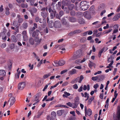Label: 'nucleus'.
<instances>
[{"label":"nucleus","mask_w":120,"mask_h":120,"mask_svg":"<svg viewBox=\"0 0 120 120\" xmlns=\"http://www.w3.org/2000/svg\"><path fill=\"white\" fill-rule=\"evenodd\" d=\"M86 3L85 1H82L80 3V6H81L82 4L84 3V4L81 7V9L82 11H85L87 10L89 8V6L87 4H85V3Z\"/></svg>","instance_id":"obj_1"},{"label":"nucleus","mask_w":120,"mask_h":120,"mask_svg":"<svg viewBox=\"0 0 120 120\" xmlns=\"http://www.w3.org/2000/svg\"><path fill=\"white\" fill-rule=\"evenodd\" d=\"M26 85L25 82H20L18 85V89L20 90H22L25 87Z\"/></svg>","instance_id":"obj_2"},{"label":"nucleus","mask_w":120,"mask_h":120,"mask_svg":"<svg viewBox=\"0 0 120 120\" xmlns=\"http://www.w3.org/2000/svg\"><path fill=\"white\" fill-rule=\"evenodd\" d=\"M114 118L116 120H120V106H118L117 108V112L116 113V116L115 119L114 117Z\"/></svg>","instance_id":"obj_3"},{"label":"nucleus","mask_w":120,"mask_h":120,"mask_svg":"<svg viewBox=\"0 0 120 120\" xmlns=\"http://www.w3.org/2000/svg\"><path fill=\"white\" fill-rule=\"evenodd\" d=\"M61 24L60 22L59 21H56L54 22V26L55 28H59L61 26Z\"/></svg>","instance_id":"obj_4"},{"label":"nucleus","mask_w":120,"mask_h":120,"mask_svg":"<svg viewBox=\"0 0 120 120\" xmlns=\"http://www.w3.org/2000/svg\"><path fill=\"white\" fill-rule=\"evenodd\" d=\"M67 105H68L73 108H76L77 107V106H78V105H77L75 103L72 104L70 102H68V103H67Z\"/></svg>","instance_id":"obj_5"},{"label":"nucleus","mask_w":120,"mask_h":120,"mask_svg":"<svg viewBox=\"0 0 120 120\" xmlns=\"http://www.w3.org/2000/svg\"><path fill=\"white\" fill-rule=\"evenodd\" d=\"M40 32L39 30H37L34 31L33 33L32 36L33 37H37L39 35V33Z\"/></svg>","instance_id":"obj_6"},{"label":"nucleus","mask_w":120,"mask_h":120,"mask_svg":"<svg viewBox=\"0 0 120 120\" xmlns=\"http://www.w3.org/2000/svg\"><path fill=\"white\" fill-rule=\"evenodd\" d=\"M15 98H10L8 102H10V105H12L15 101Z\"/></svg>","instance_id":"obj_7"},{"label":"nucleus","mask_w":120,"mask_h":120,"mask_svg":"<svg viewBox=\"0 0 120 120\" xmlns=\"http://www.w3.org/2000/svg\"><path fill=\"white\" fill-rule=\"evenodd\" d=\"M47 11H42L41 12V16L44 18H46L48 15Z\"/></svg>","instance_id":"obj_8"},{"label":"nucleus","mask_w":120,"mask_h":120,"mask_svg":"<svg viewBox=\"0 0 120 120\" xmlns=\"http://www.w3.org/2000/svg\"><path fill=\"white\" fill-rule=\"evenodd\" d=\"M120 17V14H118L116 15L113 18V21H116Z\"/></svg>","instance_id":"obj_9"},{"label":"nucleus","mask_w":120,"mask_h":120,"mask_svg":"<svg viewBox=\"0 0 120 120\" xmlns=\"http://www.w3.org/2000/svg\"><path fill=\"white\" fill-rule=\"evenodd\" d=\"M94 98H87L85 100L87 102L88 104H90L92 101L94 99Z\"/></svg>","instance_id":"obj_10"},{"label":"nucleus","mask_w":120,"mask_h":120,"mask_svg":"<svg viewBox=\"0 0 120 120\" xmlns=\"http://www.w3.org/2000/svg\"><path fill=\"white\" fill-rule=\"evenodd\" d=\"M69 21L72 22H75L76 21V19L74 17H69Z\"/></svg>","instance_id":"obj_11"},{"label":"nucleus","mask_w":120,"mask_h":120,"mask_svg":"<svg viewBox=\"0 0 120 120\" xmlns=\"http://www.w3.org/2000/svg\"><path fill=\"white\" fill-rule=\"evenodd\" d=\"M6 75V72L4 70H0V76L4 77Z\"/></svg>","instance_id":"obj_12"},{"label":"nucleus","mask_w":120,"mask_h":120,"mask_svg":"<svg viewBox=\"0 0 120 120\" xmlns=\"http://www.w3.org/2000/svg\"><path fill=\"white\" fill-rule=\"evenodd\" d=\"M49 19L48 17H47V21L48 23L49 27L50 28H52V21H49Z\"/></svg>","instance_id":"obj_13"},{"label":"nucleus","mask_w":120,"mask_h":120,"mask_svg":"<svg viewBox=\"0 0 120 120\" xmlns=\"http://www.w3.org/2000/svg\"><path fill=\"white\" fill-rule=\"evenodd\" d=\"M97 76H98V82L102 81L104 79V77L102 75H98Z\"/></svg>","instance_id":"obj_14"},{"label":"nucleus","mask_w":120,"mask_h":120,"mask_svg":"<svg viewBox=\"0 0 120 120\" xmlns=\"http://www.w3.org/2000/svg\"><path fill=\"white\" fill-rule=\"evenodd\" d=\"M41 40V39H40L39 40L38 37H35V38L34 41L35 42H37V43L39 44Z\"/></svg>","instance_id":"obj_15"},{"label":"nucleus","mask_w":120,"mask_h":120,"mask_svg":"<svg viewBox=\"0 0 120 120\" xmlns=\"http://www.w3.org/2000/svg\"><path fill=\"white\" fill-rule=\"evenodd\" d=\"M23 38H25L26 39L27 38V32L26 30L24 31L22 33Z\"/></svg>","instance_id":"obj_16"},{"label":"nucleus","mask_w":120,"mask_h":120,"mask_svg":"<svg viewBox=\"0 0 120 120\" xmlns=\"http://www.w3.org/2000/svg\"><path fill=\"white\" fill-rule=\"evenodd\" d=\"M65 61L62 60H60L58 62L59 65L62 66L64 65L65 63Z\"/></svg>","instance_id":"obj_17"},{"label":"nucleus","mask_w":120,"mask_h":120,"mask_svg":"<svg viewBox=\"0 0 120 120\" xmlns=\"http://www.w3.org/2000/svg\"><path fill=\"white\" fill-rule=\"evenodd\" d=\"M76 72V70L75 69H72L69 71V74L71 75H73L75 74Z\"/></svg>","instance_id":"obj_18"},{"label":"nucleus","mask_w":120,"mask_h":120,"mask_svg":"<svg viewBox=\"0 0 120 120\" xmlns=\"http://www.w3.org/2000/svg\"><path fill=\"white\" fill-rule=\"evenodd\" d=\"M64 94H63V96L64 98L65 97L67 98L68 96H69L70 95V93L66 91L64 92Z\"/></svg>","instance_id":"obj_19"},{"label":"nucleus","mask_w":120,"mask_h":120,"mask_svg":"<svg viewBox=\"0 0 120 120\" xmlns=\"http://www.w3.org/2000/svg\"><path fill=\"white\" fill-rule=\"evenodd\" d=\"M27 2H29L31 5H33L34 4L35 0H26Z\"/></svg>","instance_id":"obj_20"},{"label":"nucleus","mask_w":120,"mask_h":120,"mask_svg":"<svg viewBox=\"0 0 120 120\" xmlns=\"http://www.w3.org/2000/svg\"><path fill=\"white\" fill-rule=\"evenodd\" d=\"M22 26L24 29H26L28 26L27 23L26 22H24L22 24Z\"/></svg>","instance_id":"obj_21"},{"label":"nucleus","mask_w":120,"mask_h":120,"mask_svg":"<svg viewBox=\"0 0 120 120\" xmlns=\"http://www.w3.org/2000/svg\"><path fill=\"white\" fill-rule=\"evenodd\" d=\"M79 23L81 24H84L85 23V21L83 18H81L79 19Z\"/></svg>","instance_id":"obj_22"},{"label":"nucleus","mask_w":120,"mask_h":120,"mask_svg":"<svg viewBox=\"0 0 120 120\" xmlns=\"http://www.w3.org/2000/svg\"><path fill=\"white\" fill-rule=\"evenodd\" d=\"M53 13L54 16L55 17H56V18L59 19H60V16H59V15H58V14L56 13V11H53Z\"/></svg>","instance_id":"obj_23"},{"label":"nucleus","mask_w":120,"mask_h":120,"mask_svg":"<svg viewBox=\"0 0 120 120\" xmlns=\"http://www.w3.org/2000/svg\"><path fill=\"white\" fill-rule=\"evenodd\" d=\"M64 110H59L57 111V115L58 116H61Z\"/></svg>","instance_id":"obj_24"},{"label":"nucleus","mask_w":120,"mask_h":120,"mask_svg":"<svg viewBox=\"0 0 120 120\" xmlns=\"http://www.w3.org/2000/svg\"><path fill=\"white\" fill-rule=\"evenodd\" d=\"M74 5L73 4H71L68 6V8L69 10H71L74 8Z\"/></svg>","instance_id":"obj_25"},{"label":"nucleus","mask_w":120,"mask_h":120,"mask_svg":"<svg viewBox=\"0 0 120 120\" xmlns=\"http://www.w3.org/2000/svg\"><path fill=\"white\" fill-rule=\"evenodd\" d=\"M51 75V73H49L47 74L44 75L43 77V78L44 79H46Z\"/></svg>","instance_id":"obj_26"},{"label":"nucleus","mask_w":120,"mask_h":120,"mask_svg":"<svg viewBox=\"0 0 120 120\" xmlns=\"http://www.w3.org/2000/svg\"><path fill=\"white\" fill-rule=\"evenodd\" d=\"M86 114L87 113V115L89 116H90L92 114V111L90 109H88L87 112H86Z\"/></svg>","instance_id":"obj_27"},{"label":"nucleus","mask_w":120,"mask_h":120,"mask_svg":"<svg viewBox=\"0 0 120 120\" xmlns=\"http://www.w3.org/2000/svg\"><path fill=\"white\" fill-rule=\"evenodd\" d=\"M49 12L50 13V17L51 19L52 18V13H51L52 11V8L51 7H50L49 8Z\"/></svg>","instance_id":"obj_28"},{"label":"nucleus","mask_w":120,"mask_h":120,"mask_svg":"<svg viewBox=\"0 0 120 120\" xmlns=\"http://www.w3.org/2000/svg\"><path fill=\"white\" fill-rule=\"evenodd\" d=\"M95 64L94 63L90 61V63L88 64V65L89 67L91 68L92 66H93Z\"/></svg>","instance_id":"obj_29"},{"label":"nucleus","mask_w":120,"mask_h":120,"mask_svg":"<svg viewBox=\"0 0 120 120\" xmlns=\"http://www.w3.org/2000/svg\"><path fill=\"white\" fill-rule=\"evenodd\" d=\"M83 15V13L80 12H77L76 14V16L79 17H80V16H82Z\"/></svg>","instance_id":"obj_30"},{"label":"nucleus","mask_w":120,"mask_h":120,"mask_svg":"<svg viewBox=\"0 0 120 120\" xmlns=\"http://www.w3.org/2000/svg\"><path fill=\"white\" fill-rule=\"evenodd\" d=\"M79 58L78 55L77 54H74L73 55L71 58L72 60H74L77 59L78 58Z\"/></svg>","instance_id":"obj_31"},{"label":"nucleus","mask_w":120,"mask_h":120,"mask_svg":"<svg viewBox=\"0 0 120 120\" xmlns=\"http://www.w3.org/2000/svg\"><path fill=\"white\" fill-rule=\"evenodd\" d=\"M84 78V77L83 75H81L79 77V80L78 81V82L79 83H81Z\"/></svg>","instance_id":"obj_32"},{"label":"nucleus","mask_w":120,"mask_h":120,"mask_svg":"<svg viewBox=\"0 0 120 120\" xmlns=\"http://www.w3.org/2000/svg\"><path fill=\"white\" fill-rule=\"evenodd\" d=\"M29 41L30 43L32 45H33L34 43V40L31 38H30Z\"/></svg>","instance_id":"obj_33"},{"label":"nucleus","mask_w":120,"mask_h":120,"mask_svg":"<svg viewBox=\"0 0 120 120\" xmlns=\"http://www.w3.org/2000/svg\"><path fill=\"white\" fill-rule=\"evenodd\" d=\"M79 99L78 98H76L75 99V103L77 105L79 103Z\"/></svg>","instance_id":"obj_34"},{"label":"nucleus","mask_w":120,"mask_h":120,"mask_svg":"<svg viewBox=\"0 0 120 120\" xmlns=\"http://www.w3.org/2000/svg\"><path fill=\"white\" fill-rule=\"evenodd\" d=\"M113 61L112 60L111 61V62L109 64V66H107L106 67V68H109L110 67H113L112 66V65L113 64Z\"/></svg>","instance_id":"obj_35"},{"label":"nucleus","mask_w":120,"mask_h":120,"mask_svg":"<svg viewBox=\"0 0 120 120\" xmlns=\"http://www.w3.org/2000/svg\"><path fill=\"white\" fill-rule=\"evenodd\" d=\"M11 39L12 41L14 42H16L17 41V40L16 38L15 37L14 35H12V36Z\"/></svg>","instance_id":"obj_36"},{"label":"nucleus","mask_w":120,"mask_h":120,"mask_svg":"<svg viewBox=\"0 0 120 120\" xmlns=\"http://www.w3.org/2000/svg\"><path fill=\"white\" fill-rule=\"evenodd\" d=\"M42 95V94L41 92H39L38 93L35 95V98H39L41 97V96Z\"/></svg>","instance_id":"obj_37"},{"label":"nucleus","mask_w":120,"mask_h":120,"mask_svg":"<svg viewBox=\"0 0 120 120\" xmlns=\"http://www.w3.org/2000/svg\"><path fill=\"white\" fill-rule=\"evenodd\" d=\"M91 79L93 81H95L98 79V76H96L92 77Z\"/></svg>","instance_id":"obj_38"},{"label":"nucleus","mask_w":120,"mask_h":120,"mask_svg":"<svg viewBox=\"0 0 120 120\" xmlns=\"http://www.w3.org/2000/svg\"><path fill=\"white\" fill-rule=\"evenodd\" d=\"M71 15L72 16H74L75 15L76 13L74 11H72L70 12Z\"/></svg>","instance_id":"obj_39"},{"label":"nucleus","mask_w":120,"mask_h":120,"mask_svg":"<svg viewBox=\"0 0 120 120\" xmlns=\"http://www.w3.org/2000/svg\"><path fill=\"white\" fill-rule=\"evenodd\" d=\"M64 47V45H61L60 46L59 48L60 49H61L62 51H65V49Z\"/></svg>","instance_id":"obj_40"},{"label":"nucleus","mask_w":120,"mask_h":120,"mask_svg":"<svg viewBox=\"0 0 120 120\" xmlns=\"http://www.w3.org/2000/svg\"><path fill=\"white\" fill-rule=\"evenodd\" d=\"M103 52L101 49L99 51L98 54V56L100 58L101 57V54Z\"/></svg>","instance_id":"obj_41"},{"label":"nucleus","mask_w":120,"mask_h":120,"mask_svg":"<svg viewBox=\"0 0 120 120\" xmlns=\"http://www.w3.org/2000/svg\"><path fill=\"white\" fill-rule=\"evenodd\" d=\"M75 34H78L81 32V30H76L74 31Z\"/></svg>","instance_id":"obj_42"},{"label":"nucleus","mask_w":120,"mask_h":120,"mask_svg":"<svg viewBox=\"0 0 120 120\" xmlns=\"http://www.w3.org/2000/svg\"><path fill=\"white\" fill-rule=\"evenodd\" d=\"M9 9L8 8H7L6 9L5 13L7 15H8L10 13V12L9 11Z\"/></svg>","instance_id":"obj_43"},{"label":"nucleus","mask_w":120,"mask_h":120,"mask_svg":"<svg viewBox=\"0 0 120 120\" xmlns=\"http://www.w3.org/2000/svg\"><path fill=\"white\" fill-rule=\"evenodd\" d=\"M54 64H53V66H58L59 65L58 62L57 61H54Z\"/></svg>","instance_id":"obj_44"},{"label":"nucleus","mask_w":120,"mask_h":120,"mask_svg":"<svg viewBox=\"0 0 120 120\" xmlns=\"http://www.w3.org/2000/svg\"><path fill=\"white\" fill-rule=\"evenodd\" d=\"M47 98H44L42 100L43 101H44L45 100L46 101H52V98H51L50 99H47Z\"/></svg>","instance_id":"obj_45"},{"label":"nucleus","mask_w":120,"mask_h":120,"mask_svg":"<svg viewBox=\"0 0 120 120\" xmlns=\"http://www.w3.org/2000/svg\"><path fill=\"white\" fill-rule=\"evenodd\" d=\"M47 120H52V116H50L49 115H48L47 117Z\"/></svg>","instance_id":"obj_46"},{"label":"nucleus","mask_w":120,"mask_h":120,"mask_svg":"<svg viewBox=\"0 0 120 120\" xmlns=\"http://www.w3.org/2000/svg\"><path fill=\"white\" fill-rule=\"evenodd\" d=\"M61 22L62 24L65 25L67 24V22L66 20L64 19H63L61 21Z\"/></svg>","instance_id":"obj_47"},{"label":"nucleus","mask_w":120,"mask_h":120,"mask_svg":"<svg viewBox=\"0 0 120 120\" xmlns=\"http://www.w3.org/2000/svg\"><path fill=\"white\" fill-rule=\"evenodd\" d=\"M118 26L117 24H116L114 25L113 27V29L114 30H118Z\"/></svg>","instance_id":"obj_48"},{"label":"nucleus","mask_w":120,"mask_h":120,"mask_svg":"<svg viewBox=\"0 0 120 120\" xmlns=\"http://www.w3.org/2000/svg\"><path fill=\"white\" fill-rule=\"evenodd\" d=\"M35 29V27H30L29 29V31H30V33L31 31H33Z\"/></svg>","instance_id":"obj_49"},{"label":"nucleus","mask_w":120,"mask_h":120,"mask_svg":"<svg viewBox=\"0 0 120 120\" xmlns=\"http://www.w3.org/2000/svg\"><path fill=\"white\" fill-rule=\"evenodd\" d=\"M18 21L19 23H21L23 21V19L21 18H19L18 19Z\"/></svg>","instance_id":"obj_50"},{"label":"nucleus","mask_w":120,"mask_h":120,"mask_svg":"<svg viewBox=\"0 0 120 120\" xmlns=\"http://www.w3.org/2000/svg\"><path fill=\"white\" fill-rule=\"evenodd\" d=\"M75 63L76 64H79L81 63V60L79 59L76 60L75 61Z\"/></svg>","instance_id":"obj_51"},{"label":"nucleus","mask_w":120,"mask_h":120,"mask_svg":"<svg viewBox=\"0 0 120 120\" xmlns=\"http://www.w3.org/2000/svg\"><path fill=\"white\" fill-rule=\"evenodd\" d=\"M112 30V29L110 28L107 30H106L105 34H107L111 32Z\"/></svg>","instance_id":"obj_52"},{"label":"nucleus","mask_w":120,"mask_h":120,"mask_svg":"<svg viewBox=\"0 0 120 120\" xmlns=\"http://www.w3.org/2000/svg\"><path fill=\"white\" fill-rule=\"evenodd\" d=\"M5 33L3 31L0 33V37H4L5 36Z\"/></svg>","instance_id":"obj_53"},{"label":"nucleus","mask_w":120,"mask_h":120,"mask_svg":"<svg viewBox=\"0 0 120 120\" xmlns=\"http://www.w3.org/2000/svg\"><path fill=\"white\" fill-rule=\"evenodd\" d=\"M50 84V83H49L47 85H46L44 87V88L42 90L43 91H44L45 90L47 89V88L48 87V85H49Z\"/></svg>","instance_id":"obj_54"},{"label":"nucleus","mask_w":120,"mask_h":120,"mask_svg":"<svg viewBox=\"0 0 120 120\" xmlns=\"http://www.w3.org/2000/svg\"><path fill=\"white\" fill-rule=\"evenodd\" d=\"M64 14V12L63 11H61L59 12V16L61 17Z\"/></svg>","instance_id":"obj_55"},{"label":"nucleus","mask_w":120,"mask_h":120,"mask_svg":"<svg viewBox=\"0 0 120 120\" xmlns=\"http://www.w3.org/2000/svg\"><path fill=\"white\" fill-rule=\"evenodd\" d=\"M32 12L34 13H35L37 11V9L35 8H33L31 10Z\"/></svg>","instance_id":"obj_56"},{"label":"nucleus","mask_w":120,"mask_h":120,"mask_svg":"<svg viewBox=\"0 0 120 120\" xmlns=\"http://www.w3.org/2000/svg\"><path fill=\"white\" fill-rule=\"evenodd\" d=\"M73 88L74 89H77L78 88V86L77 84H75L73 86Z\"/></svg>","instance_id":"obj_57"},{"label":"nucleus","mask_w":120,"mask_h":120,"mask_svg":"<svg viewBox=\"0 0 120 120\" xmlns=\"http://www.w3.org/2000/svg\"><path fill=\"white\" fill-rule=\"evenodd\" d=\"M48 9L47 7L46 8L45 7H44L43 8L41 9V10L42 11H47Z\"/></svg>","instance_id":"obj_58"},{"label":"nucleus","mask_w":120,"mask_h":120,"mask_svg":"<svg viewBox=\"0 0 120 120\" xmlns=\"http://www.w3.org/2000/svg\"><path fill=\"white\" fill-rule=\"evenodd\" d=\"M76 82H76V80L75 78L72 80L71 81V83L73 84Z\"/></svg>","instance_id":"obj_59"},{"label":"nucleus","mask_w":120,"mask_h":120,"mask_svg":"<svg viewBox=\"0 0 120 120\" xmlns=\"http://www.w3.org/2000/svg\"><path fill=\"white\" fill-rule=\"evenodd\" d=\"M44 32L46 33H48V28L47 27L45 28L44 30Z\"/></svg>","instance_id":"obj_60"},{"label":"nucleus","mask_w":120,"mask_h":120,"mask_svg":"<svg viewBox=\"0 0 120 120\" xmlns=\"http://www.w3.org/2000/svg\"><path fill=\"white\" fill-rule=\"evenodd\" d=\"M98 86V84L97 83L94 85V86L93 87L95 89H97Z\"/></svg>","instance_id":"obj_61"},{"label":"nucleus","mask_w":120,"mask_h":120,"mask_svg":"<svg viewBox=\"0 0 120 120\" xmlns=\"http://www.w3.org/2000/svg\"><path fill=\"white\" fill-rule=\"evenodd\" d=\"M75 117L71 116L69 118L68 120H75Z\"/></svg>","instance_id":"obj_62"},{"label":"nucleus","mask_w":120,"mask_h":120,"mask_svg":"<svg viewBox=\"0 0 120 120\" xmlns=\"http://www.w3.org/2000/svg\"><path fill=\"white\" fill-rule=\"evenodd\" d=\"M108 49V48L107 47H104L101 49L103 51H104L105 52Z\"/></svg>","instance_id":"obj_63"},{"label":"nucleus","mask_w":120,"mask_h":120,"mask_svg":"<svg viewBox=\"0 0 120 120\" xmlns=\"http://www.w3.org/2000/svg\"><path fill=\"white\" fill-rule=\"evenodd\" d=\"M74 31L71 32L70 33H69L68 35L69 36H71L75 34Z\"/></svg>","instance_id":"obj_64"}]
</instances>
